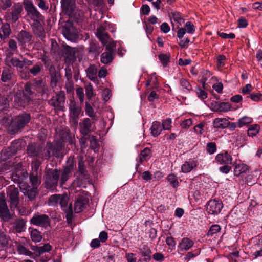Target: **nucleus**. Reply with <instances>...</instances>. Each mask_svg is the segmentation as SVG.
Here are the masks:
<instances>
[{
	"label": "nucleus",
	"mask_w": 262,
	"mask_h": 262,
	"mask_svg": "<svg viewBox=\"0 0 262 262\" xmlns=\"http://www.w3.org/2000/svg\"><path fill=\"white\" fill-rule=\"evenodd\" d=\"M69 201V197L66 193L55 194L50 196L48 203L49 206H57L60 205L62 208L66 207Z\"/></svg>",
	"instance_id": "4"
},
{
	"label": "nucleus",
	"mask_w": 262,
	"mask_h": 262,
	"mask_svg": "<svg viewBox=\"0 0 262 262\" xmlns=\"http://www.w3.org/2000/svg\"><path fill=\"white\" fill-rule=\"evenodd\" d=\"M105 45H106V50L107 51V52H111L112 53L114 54V51L116 48V43L114 41L112 40V39L111 38L109 42Z\"/></svg>",
	"instance_id": "55"
},
{
	"label": "nucleus",
	"mask_w": 262,
	"mask_h": 262,
	"mask_svg": "<svg viewBox=\"0 0 262 262\" xmlns=\"http://www.w3.org/2000/svg\"><path fill=\"white\" fill-rule=\"evenodd\" d=\"M30 222L34 225L42 227H47L50 225L49 217L46 214H34Z\"/></svg>",
	"instance_id": "11"
},
{
	"label": "nucleus",
	"mask_w": 262,
	"mask_h": 262,
	"mask_svg": "<svg viewBox=\"0 0 262 262\" xmlns=\"http://www.w3.org/2000/svg\"><path fill=\"white\" fill-rule=\"evenodd\" d=\"M192 125V119H185L181 122V128L187 129Z\"/></svg>",
	"instance_id": "59"
},
{
	"label": "nucleus",
	"mask_w": 262,
	"mask_h": 262,
	"mask_svg": "<svg viewBox=\"0 0 262 262\" xmlns=\"http://www.w3.org/2000/svg\"><path fill=\"white\" fill-rule=\"evenodd\" d=\"M88 78L94 82L97 81L98 70L95 65H91L86 70Z\"/></svg>",
	"instance_id": "20"
},
{
	"label": "nucleus",
	"mask_w": 262,
	"mask_h": 262,
	"mask_svg": "<svg viewBox=\"0 0 262 262\" xmlns=\"http://www.w3.org/2000/svg\"><path fill=\"white\" fill-rule=\"evenodd\" d=\"M162 129V127L159 122H154L150 128L151 134L153 136L157 137L161 134Z\"/></svg>",
	"instance_id": "25"
},
{
	"label": "nucleus",
	"mask_w": 262,
	"mask_h": 262,
	"mask_svg": "<svg viewBox=\"0 0 262 262\" xmlns=\"http://www.w3.org/2000/svg\"><path fill=\"white\" fill-rule=\"evenodd\" d=\"M216 145L214 142H209L206 145V150L210 155L214 154L216 151Z\"/></svg>",
	"instance_id": "45"
},
{
	"label": "nucleus",
	"mask_w": 262,
	"mask_h": 262,
	"mask_svg": "<svg viewBox=\"0 0 262 262\" xmlns=\"http://www.w3.org/2000/svg\"><path fill=\"white\" fill-rule=\"evenodd\" d=\"M71 172H72L68 170V169H67L66 168H64L61 179V184L62 185H63L66 183V182L69 179V177H70Z\"/></svg>",
	"instance_id": "43"
},
{
	"label": "nucleus",
	"mask_w": 262,
	"mask_h": 262,
	"mask_svg": "<svg viewBox=\"0 0 262 262\" xmlns=\"http://www.w3.org/2000/svg\"><path fill=\"white\" fill-rule=\"evenodd\" d=\"M195 92L198 97L202 100L206 99L207 97V93L200 88H197Z\"/></svg>",
	"instance_id": "50"
},
{
	"label": "nucleus",
	"mask_w": 262,
	"mask_h": 262,
	"mask_svg": "<svg viewBox=\"0 0 262 262\" xmlns=\"http://www.w3.org/2000/svg\"><path fill=\"white\" fill-rule=\"evenodd\" d=\"M168 181L174 187L178 185V181L174 174H169L168 177Z\"/></svg>",
	"instance_id": "64"
},
{
	"label": "nucleus",
	"mask_w": 262,
	"mask_h": 262,
	"mask_svg": "<svg viewBox=\"0 0 262 262\" xmlns=\"http://www.w3.org/2000/svg\"><path fill=\"white\" fill-rule=\"evenodd\" d=\"M106 31H109L111 32L115 31L114 25L110 23L105 22L97 29L96 36L103 45L106 44L110 40V37L106 33Z\"/></svg>",
	"instance_id": "2"
},
{
	"label": "nucleus",
	"mask_w": 262,
	"mask_h": 262,
	"mask_svg": "<svg viewBox=\"0 0 262 262\" xmlns=\"http://www.w3.org/2000/svg\"><path fill=\"white\" fill-rule=\"evenodd\" d=\"M22 10V6L19 4H15L13 6L12 11V20L13 22H16L18 19Z\"/></svg>",
	"instance_id": "24"
},
{
	"label": "nucleus",
	"mask_w": 262,
	"mask_h": 262,
	"mask_svg": "<svg viewBox=\"0 0 262 262\" xmlns=\"http://www.w3.org/2000/svg\"><path fill=\"white\" fill-rule=\"evenodd\" d=\"M62 149V147L61 145L59 144L56 146H53V151L52 152L53 156H54L56 157H59L61 155V150Z\"/></svg>",
	"instance_id": "51"
},
{
	"label": "nucleus",
	"mask_w": 262,
	"mask_h": 262,
	"mask_svg": "<svg viewBox=\"0 0 262 262\" xmlns=\"http://www.w3.org/2000/svg\"><path fill=\"white\" fill-rule=\"evenodd\" d=\"M24 193L26 194H27L28 196V198L32 200L34 199L35 198L36 194V189L32 188L30 189V187L29 186L28 187V189L26 190L25 192H24Z\"/></svg>",
	"instance_id": "47"
},
{
	"label": "nucleus",
	"mask_w": 262,
	"mask_h": 262,
	"mask_svg": "<svg viewBox=\"0 0 262 262\" xmlns=\"http://www.w3.org/2000/svg\"><path fill=\"white\" fill-rule=\"evenodd\" d=\"M26 96H29L30 98V101L31 100V96L32 95L31 92V85L29 83H27L25 85L24 90L21 91Z\"/></svg>",
	"instance_id": "61"
},
{
	"label": "nucleus",
	"mask_w": 262,
	"mask_h": 262,
	"mask_svg": "<svg viewBox=\"0 0 262 262\" xmlns=\"http://www.w3.org/2000/svg\"><path fill=\"white\" fill-rule=\"evenodd\" d=\"M30 180L33 186V188L36 189L40 184L41 181L37 176V173L32 172L30 175Z\"/></svg>",
	"instance_id": "32"
},
{
	"label": "nucleus",
	"mask_w": 262,
	"mask_h": 262,
	"mask_svg": "<svg viewBox=\"0 0 262 262\" xmlns=\"http://www.w3.org/2000/svg\"><path fill=\"white\" fill-rule=\"evenodd\" d=\"M53 151H54L53 149V145L51 143H48L44 149V159L49 158L51 156H53Z\"/></svg>",
	"instance_id": "41"
},
{
	"label": "nucleus",
	"mask_w": 262,
	"mask_h": 262,
	"mask_svg": "<svg viewBox=\"0 0 262 262\" xmlns=\"http://www.w3.org/2000/svg\"><path fill=\"white\" fill-rule=\"evenodd\" d=\"M70 117L72 119L73 123L76 124L78 123V118L81 112V107L73 101H70Z\"/></svg>",
	"instance_id": "14"
},
{
	"label": "nucleus",
	"mask_w": 262,
	"mask_h": 262,
	"mask_svg": "<svg viewBox=\"0 0 262 262\" xmlns=\"http://www.w3.org/2000/svg\"><path fill=\"white\" fill-rule=\"evenodd\" d=\"M194 166H195V164L193 161L186 162L181 166V171L183 172H188L190 171Z\"/></svg>",
	"instance_id": "35"
},
{
	"label": "nucleus",
	"mask_w": 262,
	"mask_h": 262,
	"mask_svg": "<svg viewBox=\"0 0 262 262\" xmlns=\"http://www.w3.org/2000/svg\"><path fill=\"white\" fill-rule=\"evenodd\" d=\"M151 151L148 148H144L141 152L140 156L138 157V160L140 163H142L144 161L146 160L148 158Z\"/></svg>",
	"instance_id": "36"
},
{
	"label": "nucleus",
	"mask_w": 262,
	"mask_h": 262,
	"mask_svg": "<svg viewBox=\"0 0 262 262\" xmlns=\"http://www.w3.org/2000/svg\"><path fill=\"white\" fill-rule=\"evenodd\" d=\"M35 3L41 9L43 10L48 9V6L46 4L44 0H35Z\"/></svg>",
	"instance_id": "58"
},
{
	"label": "nucleus",
	"mask_w": 262,
	"mask_h": 262,
	"mask_svg": "<svg viewBox=\"0 0 262 262\" xmlns=\"http://www.w3.org/2000/svg\"><path fill=\"white\" fill-rule=\"evenodd\" d=\"M9 237L6 234L2 231H0V245L2 247H5L8 243Z\"/></svg>",
	"instance_id": "44"
},
{
	"label": "nucleus",
	"mask_w": 262,
	"mask_h": 262,
	"mask_svg": "<svg viewBox=\"0 0 262 262\" xmlns=\"http://www.w3.org/2000/svg\"><path fill=\"white\" fill-rule=\"evenodd\" d=\"M30 101L29 96H26L23 92L18 90L14 96V104L16 108L25 107Z\"/></svg>",
	"instance_id": "8"
},
{
	"label": "nucleus",
	"mask_w": 262,
	"mask_h": 262,
	"mask_svg": "<svg viewBox=\"0 0 262 262\" xmlns=\"http://www.w3.org/2000/svg\"><path fill=\"white\" fill-rule=\"evenodd\" d=\"M24 5L28 16L34 21L33 25L40 27V28L42 29V28L41 26H40L39 21L43 20L42 15L39 13L31 2L29 1H25L24 2Z\"/></svg>",
	"instance_id": "1"
},
{
	"label": "nucleus",
	"mask_w": 262,
	"mask_h": 262,
	"mask_svg": "<svg viewBox=\"0 0 262 262\" xmlns=\"http://www.w3.org/2000/svg\"><path fill=\"white\" fill-rule=\"evenodd\" d=\"M166 244L168 246L169 249L170 251H172L175 247V242L174 239L171 237H167L165 239Z\"/></svg>",
	"instance_id": "57"
},
{
	"label": "nucleus",
	"mask_w": 262,
	"mask_h": 262,
	"mask_svg": "<svg viewBox=\"0 0 262 262\" xmlns=\"http://www.w3.org/2000/svg\"><path fill=\"white\" fill-rule=\"evenodd\" d=\"M11 5V0H0V8L2 10H6L10 7Z\"/></svg>",
	"instance_id": "54"
},
{
	"label": "nucleus",
	"mask_w": 262,
	"mask_h": 262,
	"mask_svg": "<svg viewBox=\"0 0 262 262\" xmlns=\"http://www.w3.org/2000/svg\"><path fill=\"white\" fill-rule=\"evenodd\" d=\"M31 238L34 242H39L41 239L42 236L40 232L36 229H33L31 232Z\"/></svg>",
	"instance_id": "39"
},
{
	"label": "nucleus",
	"mask_w": 262,
	"mask_h": 262,
	"mask_svg": "<svg viewBox=\"0 0 262 262\" xmlns=\"http://www.w3.org/2000/svg\"><path fill=\"white\" fill-rule=\"evenodd\" d=\"M252 122V118L247 116H244L238 120V126L242 127L244 125L249 124Z\"/></svg>",
	"instance_id": "40"
},
{
	"label": "nucleus",
	"mask_w": 262,
	"mask_h": 262,
	"mask_svg": "<svg viewBox=\"0 0 262 262\" xmlns=\"http://www.w3.org/2000/svg\"><path fill=\"white\" fill-rule=\"evenodd\" d=\"M43 160H41L40 159H35L32 163V167L33 169L34 170V172L37 173V170L41 164L42 161Z\"/></svg>",
	"instance_id": "53"
},
{
	"label": "nucleus",
	"mask_w": 262,
	"mask_h": 262,
	"mask_svg": "<svg viewBox=\"0 0 262 262\" xmlns=\"http://www.w3.org/2000/svg\"><path fill=\"white\" fill-rule=\"evenodd\" d=\"M248 170V166L245 164H236L234 169V175L239 176Z\"/></svg>",
	"instance_id": "26"
},
{
	"label": "nucleus",
	"mask_w": 262,
	"mask_h": 262,
	"mask_svg": "<svg viewBox=\"0 0 262 262\" xmlns=\"http://www.w3.org/2000/svg\"><path fill=\"white\" fill-rule=\"evenodd\" d=\"M85 92L88 98L91 99L94 95L93 88L91 83H89L86 85Z\"/></svg>",
	"instance_id": "49"
},
{
	"label": "nucleus",
	"mask_w": 262,
	"mask_h": 262,
	"mask_svg": "<svg viewBox=\"0 0 262 262\" xmlns=\"http://www.w3.org/2000/svg\"><path fill=\"white\" fill-rule=\"evenodd\" d=\"M229 124L228 120L226 118H216L213 122V125L216 128H226Z\"/></svg>",
	"instance_id": "28"
},
{
	"label": "nucleus",
	"mask_w": 262,
	"mask_h": 262,
	"mask_svg": "<svg viewBox=\"0 0 262 262\" xmlns=\"http://www.w3.org/2000/svg\"><path fill=\"white\" fill-rule=\"evenodd\" d=\"M6 64L9 67L13 66L17 68L22 69L26 66H31L32 62L27 59L20 60L18 58L11 56H7L5 59Z\"/></svg>",
	"instance_id": "5"
},
{
	"label": "nucleus",
	"mask_w": 262,
	"mask_h": 262,
	"mask_svg": "<svg viewBox=\"0 0 262 262\" xmlns=\"http://www.w3.org/2000/svg\"><path fill=\"white\" fill-rule=\"evenodd\" d=\"M172 30H176L177 37L180 39V16L179 13L172 14L170 17Z\"/></svg>",
	"instance_id": "18"
},
{
	"label": "nucleus",
	"mask_w": 262,
	"mask_h": 262,
	"mask_svg": "<svg viewBox=\"0 0 262 262\" xmlns=\"http://www.w3.org/2000/svg\"><path fill=\"white\" fill-rule=\"evenodd\" d=\"M59 176L60 171L57 169L48 170L45 181L46 187L48 189L54 190L57 185Z\"/></svg>",
	"instance_id": "3"
},
{
	"label": "nucleus",
	"mask_w": 262,
	"mask_h": 262,
	"mask_svg": "<svg viewBox=\"0 0 262 262\" xmlns=\"http://www.w3.org/2000/svg\"><path fill=\"white\" fill-rule=\"evenodd\" d=\"M30 116L27 113H23L18 115L13 120L12 123L15 126L14 132L22 128L30 120Z\"/></svg>",
	"instance_id": "10"
},
{
	"label": "nucleus",
	"mask_w": 262,
	"mask_h": 262,
	"mask_svg": "<svg viewBox=\"0 0 262 262\" xmlns=\"http://www.w3.org/2000/svg\"><path fill=\"white\" fill-rule=\"evenodd\" d=\"M27 154L31 157H37L41 160L44 159L42 148L39 146L36 147L32 144H29L27 147Z\"/></svg>",
	"instance_id": "16"
},
{
	"label": "nucleus",
	"mask_w": 262,
	"mask_h": 262,
	"mask_svg": "<svg viewBox=\"0 0 262 262\" xmlns=\"http://www.w3.org/2000/svg\"><path fill=\"white\" fill-rule=\"evenodd\" d=\"M59 75L57 73L52 74L51 77V85L53 89L55 88L57 85V83L58 80Z\"/></svg>",
	"instance_id": "56"
},
{
	"label": "nucleus",
	"mask_w": 262,
	"mask_h": 262,
	"mask_svg": "<svg viewBox=\"0 0 262 262\" xmlns=\"http://www.w3.org/2000/svg\"><path fill=\"white\" fill-rule=\"evenodd\" d=\"M78 172L82 175H86L84 163L83 161L82 160H80L78 162Z\"/></svg>",
	"instance_id": "62"
},
{
	"label": "nucleus",
	"mask_w": 262,
	"mask_h": 262,
	"mask_svg": "<svg viewBox=\"0 0 262 262\" xmlns=\"http://www.w3.org/2000/svg\"><path fill=\"white\" fill-rule=\"evenodd\" d=\"M11 33L10 25L8 23H3L2 19L0 18V38L5 39Z\"/></svg>",
	"instance_id": "19"
},
{
	"label": "nucleus",
	"mask_w": 262,
	"mask_h": 262,
	"mask_svg": "<svg viewBox=\"0 0 262 262\" xmlns=\"http://www.w3.org/2000/svg\"><path fill=\"white\" fill-rule=\"evenodd\" d=\"M113 55L111 52H104L101 56V61L104 64L109 63L113 60Z\"/></svg>",
	"instance_id": "30"
},
{
	"label": "nucleus",
	"mask_w": 262,
	"mask_h": 262,
	"mask_svg": "<svg viewBox=\"0 0 262 262\" xmlns=\"http://www.w3.org/2000/svg\"><path fill=\"white\" fill-rule=\"evenodd\" d=\"M223 208L222 203L220 201L210 200L206 207V211L210 214H217Z\"/></svg>",
	"instance_id": "13"
},
{
	"label": "nucleus",
	"mask_w": 262,
	"mask_h": 262,
	"mask_svg": "<svg viewBox=\"0 0 262 262\" xmlns=\"http://www.w3.org/2000/svg\"><path fill=\"white\" fill-rule=\"evenodd\" d=\"M17 250L19 254H24L27 256H31L32 252L29 250L27 249L25 247L21 245L17 246Z\"/></svg>",
	"instance_id": "46"
},
{
	"label": "nucleus",
	"mask_w": 262,
	"mask_h": 262,
	"mask_svg": "<svg viewBox=\"0 0 262 262\" xmlns=\"http://www.w3.org/2000/svg\"><path fill=\"white\" fill-rule=\"evenodd\" d=\"M0 218L5 222H8L12 218L4 195L0 194Z\"/></svg>",
	"instance_id": "6"
},
{
	"label": "nucleus",
	"mask_w": 262,
	"mask_h": 262,
	"mask_svg": "<svg viewBox=\"0 0 262 262\" xmlns=\"http://www.w3.org/2000/svg\"><path fill=\"white\" fill-rule=\"evenodd\" d=\"M195 31V27L193 24L190 21H187L184 26V28H181V38L187 32L192 34Z\"/></svg>",
	"instance_id": "27"
},
{
	"label": "nucleus",
	"mask_w": 262,
	"mask_h": 262,
	"mask_svg": "<svg viewBox=\"0 0 262 262\" xmlns=\"http://www.w3.org/2000/svg\"><path fill=\"white\" fill-rule=\"evenodd\" d=\"M13 73L9 69H4L2 74L1 79L3 82H7L12 78Z\"/></svg>",
	"instance_id": "34"
},
{
	"label": "nucleus",
	"mask_w": 262,
	"mask_h": 262,
	"mask_svg": "<svg viewBox=\"0 0 262 262\" xmlns=\"http://www.w3.org/2000/svg\"><path fill=\"white\" fill-rule=\"evenodd\" d=\"M65 101L64 93L60 91L56 94L55 97H53L49 101V104L58 110H63Z\"/></svg>",
	"instance_id": "7"
},
{
	"label": "nucleus",
	"mask_w": 262,
	"mask_h": 262,
	"mask_svg": "<svg viewBox=\"0 0 262 262\" xmlns=\"http://www.w3.org/2000/svg\"><path fill=\"white\" fill-rule=\"evenodd\" d=\"M216 162L223 165L231 164L232 158L231 155L227 152L218 154L215 157Z\"/></svg>",
	"instance_id": "17"
},
{
	"label": "nucleus",
	"mask_w": 262,
	"mask_h": 262,
	"mask_svg": "<svg viewBox=\"0 0 262 262\" xmlns=\"http://www.w3.org/2000/svg\"><path fill=\"white\" fill-rule=\"evenodd\" d=\"M32 249L38 254L40 255L45 252H49L51 250V246L47 244L42 246H34Z\"/></svg>",
	"instance_id": "29"
},
{
	"label": "nucleus",
	"mask_w": 262,
	"mask_h": 262,
	"mask_svg": "<svg viewBox=\"0 0 262 262\" xmlns=\"http://www.w3.org/2000/svg\"><path fill=\"white\" fill-rule=\"evenodd\" d=\"M75 164L74 159L73 158H69L67 161V165L64 168L68 169V170L72 172L74 168Z\"/></svg>",
	"instance_id": "60"
},
{
	"label": "nucleus",
	"mask_w": 262,
	"mask_h": 262,
	"mask_svg": "<svg viewBox=\"0 0 262 262\" xmlns=\"http://www.w3.org/2000/svg\"><path fill=\"white\" fill-rule=\"evenodd\" d=\"M25 222L23 219L16 220L14 223V228L17 232H21L25 229Z\"/></svg>",
	"instance_id": "31"
},
{
	"label": "nucleus",
	"mask_w": 262,
	"mask_h": 262,
	"mask_svg": "<svg viewBox=\"0 0 262 262\" xmlns=\"http://www.w3.org/2000/svg\"><path fill=\"white\" fill-rule=\"evenodd\" d=\"M221 230V227L219 225H214L211 226L207 235L212 236L213 234L219 232Z\"/></svg>",
	"instance_id": "48"
},
{
	"label": "nucleus",
	"mask_w": 262,
	"mask_h": 262,
	"mask_svg": "<svg viewBox=\"0 0 262 262\" xmlns=\"http://www.w3.org/2000/svg\"><path fill=\"white\" fill-rule=\"evenodd\" d=\"M194 244L193 242L188 238H183L181 241V250H188L193 246Z\"/></svg>",
	"instance_id": "33"
},
{
	"label": "nucleus",
	"mask_w": 262,
	"mask_h": 262,
	"mask_svg": "<svg viewBox=\"0 0 262 262\" xmlns=\"http://www.w3.org/2000/svg\"><path fill=\"white\" fill-rule=\"evenodd\" d=\"M140 251L143 256L148 259L150 258L151 251L150 248L146 245H144L140 248Z\"/></svg>",
	"instance_id": "42"
},
{
	"label": "nucleus",
	"mask_w": 262,
	"mask_h": 262,
	"mask_svg": "<svg viewBox=\"0 0 262 262\" xmlns=\"http://www.w3.org/2000/svg\"><path fill=\"white\" fill-rule=\"evenodd\" d=\"M17 38L20 42L26 43L31 40L32 35L26 31H21L18 33Z\"/></svg>",
	"instance_id": "23"
},
{
	"label": "nucleus",
	"mask_w": 262,
	"mask_h": 262,
	"mask_svg": "<svg viewBox=\"0 0 262 262\" xmlns=\"http://www.w3.org/2000/svg\"><path fill=\"white\" fill-rule=\"evenodd\" d=\"M63 11L69 16L72 15L76 8L75 0H61Z\"/></svg>",
	"instance_id": "15"
},
{
	"label": "nucleus",
	"mask_w": 262,
	"mask_h": 262,
	"mask_svg": "<svg viewBox=\"0 0 262 262\" xmlns=\"http://www.w3.org/2000/svg\"><path fill=\"white\" fill-rule=\"evenodd\" d=\"M63 35L67 39L71 41H74L77 38V35L75 32H71L68 28L64 29Z\"/></svg>",
	"instance_id": "37"
},
{
	"label": "nucleus",
	"mask_w": 262,
	"mask_h": 262,
	"mask_svg": "<svg viewBox=\"0 0 262 262\" xmlns=\"http://www.w3.org/2000/svg\"><path fill=\"white\" fill-rule=\"evenodd\" d=\"M260 127L257 124H253L250 126L248 130V135L249 136H254L259 132Z\"/></svg>",
	"instance_id": "38"
},
{
	"label": "nucleus",
	"mask_w": 262,
	"mask_h": 262,
	"mask_svg": "<svg viewBox=\"0 0 262 262\" xmlns=\"http://www.w3.org/2000/svg\"><path fill=\"white\" fill-rule=\"evenodd\" d=\"M171 120L167 118L162 122V128L164 130H169L171 128Z\"/></svg>",
	"instance_id": "63"
},
{
	"label": "nucleus",
	"mask_w": 262,
	"mask_h": 262,
	"mask_svg": "<svg viewBox=\"0 0 262 262\" xmlns=\"http://www.w3.org/2000/svg\"><path fill=\"white\" fill-rule=\"evenodd\" d=\"M9 108V101L7 98L5 97H0V117L3 123H5L6 125L9 124L11 122V119L7 118L5 119V112L7 111Z\"/></svg>",
	"instance_id": "12"
},
{
	"label": "nucleus",
	"mask_w": 262,
	"mask_h": 262,
	"mask_svg": "<svg viewBox=\"0 0 262 262\" xmlns=\"http://www.w3.org/2000/svg\"><path fill=\"white\" fill-rule=\"evenodd\" d=\"M86 203V200L82 197H78L75 202L74 211L76 213H79L83 211Z\"/></svg>",
	"instance_id": "22"
},
{
	"label": "nucleus",
	"mask_w": 262,
	"mask_h": 262,
	"mask_svg": "<svg viewBox=\"0 0 262 262\" xmlns=\"http://www.w3.org/2000/svg\"><path fill=\"white\" fill-rule=\"evenodd\" d=\"M159 60L164 67H166L169 62V57L167 54H160L158 56Z\"/></svg>",
	"instance_id": "52"
},
{
	"label": "nucleus",
	"mask_w": 262,
	"mask_h": 262,
	"mask_svg": "<svg viewBox=\"0 0 262 262\" xmlns=\"http://www.w3.org/2000/svg\"><path fill=\"white\" fill-rule=\"evenodd\" d=\"M80 132L83 135H87L91 130L92 124L91 120L89 118H85L80 123Z\"/></svg>",
	"instance_id": "21"
},
{
	"label": "nucleus",
	"mask_w": 262,
	"mask_h": 262,
	"mask_svg": "<svg viewBox=\"0 0 262 262\" xmlns=\"http://www.w3.org/2000/svg\"><path fill=\"white\" fill-rule=\"evenodd\" d=\"M7 194L10 200L11 208H15L17 207L19 201L18 188L10 186L8 189Z\"/></svg>",
	"instance_id": "9"
}]
</instances>
